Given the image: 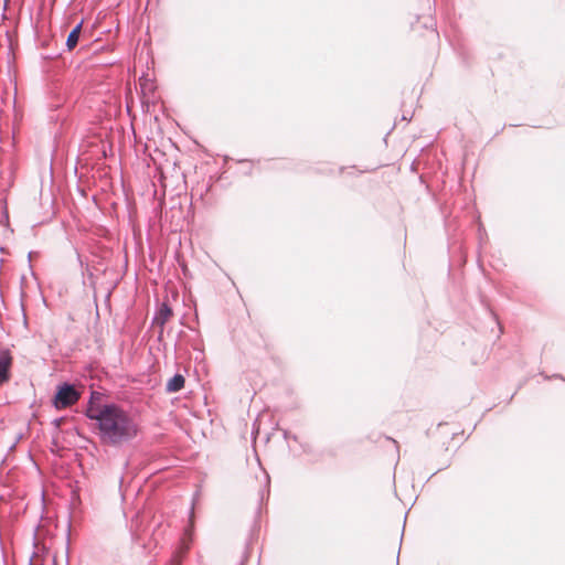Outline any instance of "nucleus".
Listing matches in <instances>:
<instances>
[{
    "label": "nucleus",
    "mask_w": 565,
    "mask_h": 565,
    "mask_svg": "<svg viewBox=\"0 0 565 565\" xmlns=\"http://www.w3.org/2000/svg\"><path fill=\"white\" fill-rule=\"evenodd\" d=\"M185 380L183 375L175 374L172 379H170L167 383V391L169 393L179 392L184 387Z\"/></svg>",
    "instance_id": "obj_5"
},
{
    "label": "nucleus",
    "mask_w": 565,
    "mask_h": 565,
    "mask_svg": "<svg viewBox=\"0 0 565 565\" xmlns=\"http://www.w3.org/2000/svg\"><path fill=\"white\" fill-rule=\"evenodd\" d=\"M171 317V308L167 303H162L154 317V323L163 328V326L170 320Z\"/></svg>",
    "instance_id": "obj_4"
},
{
    "label": "nucleus",
    "mask_w": 565,
    "mask_h": 565,
    "mask_svg": "<svg viewBox=\"0 0 565 565\" xmlns=\"http://www.w3.org/2000/svg\"><path fill=\"white\" fill-rule=\"evenodd\" d=\"M87 416L98 422L103 441L110 445L131 439L138 433L134 419L116 405L90 406Z\"/></svg>",
    "instance_id": "obj_1"
},
{
    "label": "nucleus",
    "mask_w": 565,
    "mask_h": 565,
    "mask_svg": "<svg viewBox=\"0 0 565 565\" xmlns=\"http://www.w3.org/2000/svg\"><path fill=\"white\" fill-rule=\"evenodd\" d=\"M429 33L434 36L435 35V30L430 29Z\"/></svg>",
    "instance_id": "obj_7"
},
{
    "label": "nucleus",
    "mask_w": 565,
    "mask_h": 565,
    "mask_svg": "<svg viewBox=\"0 0 565 565\" xmlns=\"http://www.w3.org/2000/svg\"><path fill=\"white\" fill-rule=\"evenodd\" d=\"M82 31V23L77 24L68 34L66 40V46L68 50H73L78 42L79 35Z\"/></svg>",
    "instance_id": "obj_6"
},
{
    "label": "nucleus",
    "mask_w": 565,
    "mask_h": 565,
    "mask_svg": "<svg viewBox=\"0 0 565 565\" xmlns=\"http://www.w3.org/2000/svg\"><path fill=\"white\" fill-rule=\"evenodd\" d=\"M79 398L81 393L73 385L63 384L57 388L53 405L56 409H65L76 404Z\"/></svg>",
    "instance_id": "obj_2"
},
{
    "label": "nucleus",
    "mask_w": 565,
    "mask_h": 565,
    "mask_svg": "<svg viewBox=\"0 0 565 565\" xmlns=\"http://www.w3.org/2000/svg\"><path fill=\"white\" fill-rule=\"evenodd\" d=\"M12 365V356L9 351H0V385L10 379V369Z\"/></svg>",
    "instance_id": "obj_3"
}]
</instances>
